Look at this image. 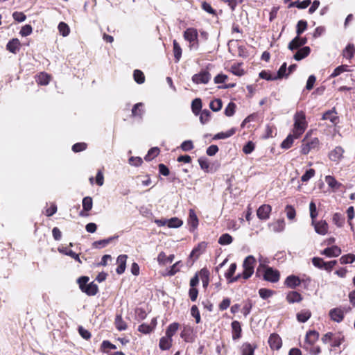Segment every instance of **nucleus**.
<instances>
[{"label": "nucleus", "instance_id": "nucleus-1", "mask_svg": "<svg viewBox=\"0 0 355 355\" xmlns=\"http://www.w3.org/2000/svg\"><path fill=\"white\" fill-rule=\"evenodd\" d=\"M306 126L305 114L302 111L296 112L294 116V127L293 130L295 139L299 138L304 132Z\"/></svg>", "mask_w": 355, "mask_h": 355}, {"label": "nucleus", "instance_id": "nucleus-2", "mask_svg": "<svg viewBox=\"0 0 355 355\" xmlns=\"http://www.w3.org/2000/svg\"><path fill=\"white\" fill-rule=\"evenodd\" d=\"M89 278L87 276H81L77 279V283L83 293L89 296H94L98 292V285L94 282L88 283Z\"/></svg>", "mask_w": 355, "mask_h": 355}, {"label": "nucleus", "instance_id": "nucleus-3", "mask_svg": "<svg viewBox=\"0 0 355 355\" xmlns=\"http://www.w3.org/2000/svg\"><path fill=\"white\" fill-rule=\"evenodd\" d=\"M198 31L194 28H188L184 32V38L189 42L190 49L197 50L199 47Z\"/></svg>", "mask_w": 355, "mask_h": 355}, {"label": "nucleus", "instance_id": "nucleus-4", "mask_svg": "<svg viewBox=\"0 0 355 355\" xmlns=\"http://www.w3.org/2000/svg\"><path fill=\"white\" fill-rule=\"evenodd\" d=\"M255 262V258L252 255L248 256L244 259L243 263V272L242 273L244 279H249L254 273Z\"/></svg>", "mask_w": 355, "mask_h": 355}, {"label": "nucleus", "instance_id": "nucleus-5", "mask_svg": "<svg viewBox=\"0 0 355 355\" xmlns=\"http://www.w3.org/2000/svg\"><path fill=\"white\" fill-rule=\"evenodd\" d=\"M211 73L205 69L201 70L198 73L194 74L191 80L193 83L196 85L199 84H207L211 80Z\"/></svg>", "mask_w": 355, "mask_h": 355}, {"label": "nucleus", "instance_id": "nucleus-6", "mask_svg": "<svg viewBox=\"0 0 355 355\" xmlns=\"http://www.w3.org/2000/svg\"><path fill=\"white\" fill-rule=\"evenodd\" d=\"M279 272L271 267H267L264 271L263 279L266 281L275 283L279 281Z\"/></svg>", "mask_w": 355, "mask_h": 355}, {"label": "nucleus", "instance_id": "nucleus-7", "mask_svg": "<svg viewBox=\"0 0 355 355\" xmlns=\"http://www.w3.org/2000/svg\"><path fill=\"white\" fill-rule=\"evenodd\" d=\"M306 138L302 141L301 146V153L304 155H307L312 149H315L319 144V140L318 138H313L310 141H305Z\"/></svg>", "mask_w": 355, "mask_h": 355}, {"label": "nucleus", "instance_id": "nucleus-8", "mask_svg": "<svg viewBox=\"0 0 355 355\" xmlns=\"http://www.w3.org/2000/svg\"><path fill=\"white\" fill-rule=\"evenodd\" d=\"M311 225L314 227L317 234L325 235L328 232V224L326 220H321L320 221H311Z\"/></svg>", "mask_w": 355, "mask_h": 355}, {"label": "nucleus", "instance_id": "nucleus-9", "mask_svg": "<svg viewBox=\"0 0 355 355\" xmlns=\"http://www.w3.org/2000/svg\"><path fill=\"white\" fill-rule=\"evenodd\" d=\"M307 43L306 37H301L297 35L288 44V48L291 51L298 49Z\"/></svg>", "mask_w": 355, "mask_h": 355}, {"label": "nucleus", "instance_id": "nucleus-10", "mask_svg": "<svg viewBox=\"0 0 355 355\" xmlns=\"http://www.w3.org/2000/svg\"><path fill=\"white\" fill-rule=\"evenodd\" d=\"M272 208L269 205H263L257 211V215L261 220H267L270 217Z\"/></svg>", "mask_w": 355, "mask_h": 355}, {"label": "nucleus", "instance_id": "nucleus-11", "mask_svg": "<svg viewBox=\"0 0 355 355\" xmlns=\"http://www.w3.org/2000/svg\"><path fill=\"white\" fill-rule=\"evenodd\" d=\"M268 344L272 349L278 350L282 345V338L278 334H272L269 337Z\"/></svg>", "mask_w": 355, "mask_h": 355}, {"label": "nucleus", "instance_id": "nucleus-12", "mask_svg": "<svg viewBox=\"0 0 355 355\" xmlns=\"http://www.w3.org/2000/svg\"><path fill=\"white\" fill-rule=\"evenodd\" d=\"M341 254V249L337 245H333L331 247L324 249L321 254L325 255L328 257H337Z\"/></svg>", "mask_w": 355, "mask_h": 355}, {"label": "nucleus", "instance_id": "nucleus-13", "mask_svg": "<svg viewBox=\"0 0 355 355\" xmlns=\"http://www.w3.org/2000/svg\"><path fill=\"white\" fill-rule=\"evenodd\" d=\"M319 338V333L315 330L309 331L305 337V344L304 347H306V345H313Z\"/></svg>", "mask_w": 355, "mask_h": 355}, {"label": "nucleus", "instance_id": "nucleus-14", "mask_svg": "<svg viewBox=\"0 0 355 355\" xmlns=\"http://www.w3.org/2000/svg\"><path fill=\"white\" fill-rule=\"evenodd\" d=\"M344 152V149L341 146H336L329 153V157L331 161L338 162L343 157Z\"/></svg>", "mask_w": 355, "mask_h": 355}, {"label": "nucleus", "instance_id": "nucleus-15", "mask_svg": "<svg viewBox=\"0 0 355 355\" xmlns=\"http://www.w3.org/2000/svg\"><path fill=\"white\" fill-rule=\"evenodd\" d=\"M127 259L128 256L126 254H121L117 257L116 263L118 266L116 269L117 274L121 275L125 272Z\"/></svg>", "mask_w": 355, "mask_h": 355}, {"label": "nucleus", "instance_id": "nucleus-16", "mask_svg": "<svg viewBox=\"0 0 355 355\" xmlns=\"http://www.w3.org/2000/svg\"><path fill=\"white\" fill-rule=\"evenodd\" d=\"M301 284V280L299 277L291 275L286 277L284 282V284L290 288H295L297 286H300Z\"/></svg>", "mask_w": 355, "mask_h": 355}, {"label": "nucleus", "instance_id": "nucleus-17", "mask_svg": "<svg viewBox=\"0 0 355 355\" xmlns=\"http://www.w3.org/2000/svg\"><path fill=\"white\" fill-rule=\"evenodd\" d=\"M329 316L332 320L340 322L344 318V313L342 309L334 308L330 310Z\"/></svg>", "mask_w": 355, "mask_h": 355}, {"label": "nucleus", "instance_id": "nucleus-18", "mask_svg": "<svg viewBox=\"0 0 355 355\" xmlns=\"http://www.w3.org/2000/svg\"><path fill=\"white\" fill-rule=\"evenodd\" d=\"M232 329V339L238 340L241 337V327L239 321L234 320L231 324Z\"/></svg>", "mask_w": 355, "mask_h": 355}, {"label": "nucleus", "instance_id": "nucleus-19", "mask_svg": "<svg viewBox=\"0 0 355 355\" xmlns=\"http://www.w3.org/2000/svg\"><path fill=\"white\" fill-rule=\"evenodd\" d=\"M257 348L256 345H252L249 343H244L241 347V355H254V350Z\"/></svg>", "mask_w": 355, "mask_h": 355}, {"label": "nucleus", "instance_id": "nucleus-20", "mask_svg": "<svg viewBox=\"0 0 355 355\" xmlns=\"http://www.w3.org/2000/svg\"><path fill=\"white\" fill-rule=\"evenodd\" d=\"M19 47L20 42L17 38L10 40L6 44V49L15 54L19 51Z\"/></svg>", "mask_w": 355, "mask_h": 355}, {"label": "nucleus", "instance_id": "nucleus-21", "mask_svg": "<svg viewBox=\"0 0 355 355\" xmlns=\"http://www.w3.org/2000/svg\"><path fill=\"white\" fill-rule=\"evenodd\" d=\"M310 52L311 49L309 46H303L302 48L297 50V51L293 55V58L295 60L299 61L307 57Z\"/></svg>", "mask_w": 355, "mask_h": 355}, {"label": "nucleus", "instance_id": "nucleus-22", "mask_svg": "<svg viewBox=\"0 0 355 355\" xmlns=\"http://www.w3.org/2000/svg\"><path fill=\"white\" fill-rule=\"evenodd\" d=\"M337 112H336V109L333 108L332 110L327 111L323 114L322 119L323 120H329L332 123L336 124L338 123V116H336Z\"/></svg>", "mask_w": 355, "mask_h": 355}, {"label": "nucleus", "instance_id": "nucleus-23", "mask_svg": "<svg viewBox=\"0 0 355 355\" xmlns=\"http://www.w3.org/2000/svg\"><path fill=\"white\" fill-rule=\"evenodd\" d=\"M118 236H114L109 237L105 239L98 240L96 241H94L92 243V247L94 248L101 249L106 245H107L109 243H110L114 239H117Z\"/></svg>", "mask_w": 355, "mask_h": 355}, {"label": "nucleus", "instance_id": "nucleus-24", "mask_svg": "<svg viewBox=\"0 0 355 355\" xmlns=\"http://www.w3.org/2000/svg\"><path fill=\"white\" fill-rule=\"evenodd\" d=\"M286 300L290 304H293L301 302L302 297L297 291H290L286 295Z\"/></svg>", "mask_w": 355, "mask_h": 355}, {"label": "nucleus", "instance_id": "nucleus-25", "mask_svg": "<svg viewBox=\"0 0 355 355\" xmlns=\"http://www.w3.org/2000/svg\"><path fill=\"white\" fill-rule=\"evenodd\" d=\"M173 54L175 58V62H178L182 57V50L179 43L175 40L173 42Z\"/></svg>", "mask_w": 355, "mask_h": 355}, {"label": "nucleus", "instance_id": "nucleus-26", "mask_svg": "<svg viewBox=\"0 0 355 355\" xmlns=\"http://www.w3.org/2000/svg\"><path fill=\"white\" fill-rule=\"evenodd\" d=\"M172 345V338L164 336L160 338L159 347L162 350H168L171 348Z\"/></svg>", "mask_w": 355, "mask_h": 355}, {"label": "nucleus", "instance_id": "nucleus-27", "mask_svg": "<svg viewBox=\"0 0 355 355\" xmlns=\"http://www.w3.org/2000/svg\"><path fill=\"white\" fill-rule=\"evenodd\" d=\"M143 107L144 104L142 103H136L132 109V115L133 116H139V118H142V116L144 113Z\"/></svg>", "mask_w": 355, "mask_h": 355}, {"label": "nucleus", "instance_id": "nucleus-28", "mask_svg": "<svg viewBox=\"0 0 355 355\" xmlns=\"http://www.w3.org/2000/svg\"><path fill=\"white\" fill-rule=\"evenodd\" d=\"M325 182L328 186L331 189H338L342 186V184L338 182L334 176L327 175L325 177Z\"/></svg>", "mask_w": 355, "mask_h": 355}, {"label": "nucleus", "instance_id": "nucleus-29", "mask_svg": "<svg viewBox=\"0 0 355 355\" xmlns=\"http://www.w3.org/2000/svg\"><path fill=\"white\" fill-rule=\"evenodd\" d=\"M207 243L205 242L200 243L197 247L191 251L190 256H196L198 258L206 249Z\"/></svg>", "mask_w": 355, "mask_h": 355}, {"label": "nucleus", "instance_id": "nucleus-30", "mask_svg": "<svg viewBox=\"0 0 355 355\" xmlns=\"http://www.w3.org/2000/svg\"><path fill=\"white\" fill-rule=\"evenodd\" d=\"M333 223L338 227H343L345 221V216L340 213H335L332 218Z\"/></svg>", "mask_w": 355, "mask_h": 355}, {"label": "nucleus", "instance_id": "nucleus-31", "mask_svg": "<svg viewBox=\"0 0 355 355\" xmlns=\"http://www.w3.org/2000/svg\"><path fill=\"white\" fill-rule=\"evenodd\" d=\"M236 132L235 128H232L227 130V132H218L214 135V139H224L230 137L232 136Z\"/></svg>", "mask_w": 355, "mask_h": 355}, {"label": "nucleus", "instance_id": "nucleus-32", "mask_svg": "<svg viewBox=\"0 0 355 355\" xmlns=\"http://www.w3.org/2000/svg\"><path fill=\"white\" fill-rule=\"evenodd\" d=\"M202 108V101L200 98H195L191 103V110L195 115H198Z\"/></svg>", "mask_w": 355, "mask_h": 355}, {"label": "nucleus", "instance_id": "nucleus-33", "mask_svg": "<svg viewBox=\"0 0 355 355\" xmlns=\"http://www.w3.org/2000/svg\"><path fill=\"white\" fill-rule=\"evenodd\" d=\"M345 71H351V69H349V66L347 64L340 65L334 70L332 73L330 75L329 78H335L339 76L341 73Z\"/></svg>", "mask_w": 355, "mask_h": 355}, {"label": "nucleus", "instance_id": "nucleus-34", "mask_svg": "<svg viewBox=\"0 0 355 355\" xmlns=\"http://www.w3.org/2000/svg\"><path fill=\"white\" fill-rule=\"evenodd\" d=\"M188 223L193 229L196 228L198 225V217L193 209L189 210Z\"/></svg>", "mask_w": 355, "mask_h": 355}, {"label": "nucleus", "instance_id": "nucleus-35", "mask_svg": "<svg viewBox=\"0 0 355 355\" xmlns=\"http://www.w3.org/2000/svg\"><path fill=\"white\" fill-rule=\"evenodd\" d=\"M311 316L309 310H303L297 314V319L300 322H306Z\"/></svg>", "mask_w": 355, "mask_h": 355}, {"label": "nucleus", "instance_id": "nucleus-36", "mask_svg": "<svg viewBox=\"0 0 355 355\" xmlns=\"http://www.w3.org/2000/svg\"><path fill=\"white\" fill-rule=\"evenodd\" d=\"M354 45L353 44H349L345 48L343 51V57L347 59L351 60L354 57Z\"/></svg>", "mask_w": 355, "mask_h": 355}, {"label": "nucleus", "instance_id": "nucleus-37", "mask_svg": "<svg viewBox=\"0 0 355 355\" xmlns=\"http://www.w3.org/2000/svg\"><path fill=\"white\" fill-rule=\"evenodd\" d=\"M37 83L41 85H47L50 81V76L46 73H40L36 79Z\"/></svg>", "mask_w": 355, "mask_h": 355}, {"label": "nucleus", "instance_id": "nucleus-38", "mask_svg": "<svg viewBox=\"0 0 355 355\" xmlns=\"http://www.w3.org/2000/svg\"><path fill=\"white\" fill-rule=\"evenodd\" d=\"M159 153V149L157 147L151 148L148 153L144 157V159L147 162L152 160L153 158L157 157Z\"/></svg>", "mask_w": 355, "mask_h": 355}, {"label": "nucleus", "instance_id": "nucleus-39", "mask_svg": "<svg viewBox=\"0 0 355 355\" xmlns=\"http://www.w3.org/2000/svg\"><path fill=\"white\" fill-rule=\"evenodd\" d=\"M179 327V324L173 322L166 329V336L172 338L173 336L176 333Z\"/></svg>", "mask_w": 355, "mask_h": 355}, {"label": "nucleus", "instance_id": "nucleus-40", "mask_svg": "<svg viewBox=\"0 0 355 355\" xmlns=\"http://www.w3.org/2000/svg\"><path fill=\"white\" fill-rule=\"evenodd\" d=\"M83 209L85 211H89L92 209L93 205L92 198L89 196L83 198L82 201Z\"/></svg>", "mask_w": 355, "mask_h": 355}, {"label": "nucleus", "instance_id": "nucleus-41", "mask_svg": "<svg viewBox=\"0 0 355 355\" xmlns=\"http://www.w3.org/2000/svg\"><path fill=\"white\" fill-rule=\"evenodd\" d=\"M233 241V238L232 236L226 233V234H222L219 239H218V243L222 245H229Z\"/></svg>", "mask_w": 355, "mask_h": 355}, {"label": "nucleus", "instance_id": "nucleus-42", "mask_svg": "<svg viewBox=\"0 0 355 355\" xmlns=\"http://www.w3.org/2000/svg\"><path fill=\"white\" fill-rule=\"evenodd\" d=\"M223 106L222 101L220 98H216L211 101L209 104L210 109L214 112H218L221 110Z\"/></svg>", "mask_w": 355, "mask_h": 355}, {"label": "nucleus", "instance_id": "nucleus-43", "mask_svg": "<svg viewBox=\"0 0 355 355\" xmlns=\"http://www.w3.org/2000/svg\"><path fill=\"white\" fill-rule=\"evenodd\" d=\"M182 221L176 217L167 220V226L169 228H178L182 225Z\"/></svg>", "mask_w": 355, "mask_h": 355}, {"label": "nucleus", "instance_id": "nucleus-44", "mask_svg": "<svg viewBox=\"0 0 355 355\" xmlns=\"http://www.w3.org/2000/svg\"><path fill=\"white\" fill-rule=\"evenodd\" d=\"M209 272L205 268H203L200 271V276L203 287H207L209 284Z\"/></svg>", "mask_w": 355, "mask_h": 355}, {"label": "nucleus", "instance_id": "nucleus-45", "mask_svg": "<svg viewBox=\"0 0 355 355\" xmlns=\"http://www.w3.org/2000/svg\"><path fill=\"white\" fill-rule=\"evenodd\" d=\"M134 80L138 84H142L145 81V76L144 73L139 70L135 69L133 73Z\"/></svg>", "mask_w": 355, "mask_h": 355}, {"label": "nucleus", "instance_id": "nucleus-46", "mask_svg": "<svg viewBox=\"0 0 355 355\" xmlns=\"http://www.w3.org/2000/svg\"><path fill=\"white\" fill-rule=\"evenodd\" d=\"M294 139H295V138L293 134L288 135L287 136V137L282 141V143L281 144V147L284 149L290 148L293 143Z\"/></svg>", "mask_w": 355, "mask_h": 355}, {"label": "nucleus", "instance_id": "nucleus-47", "mask_svg": "<svg viewBox=\"0 0 355 355\" xmlns=\"http://www.w3.org/2000/svg\"><path fill=\"white\" fill-rule=\"evenodd\" d=\"M341 264L352 263L355 261V255L354 254H347L342 256L340 259Z\"/></svg>", "mask_w": 355, "mask_h": 355}, {"label": "nucleus", "instance_id": "nucleus-48", "mask_svg": "<svg viewBox=\"0 0 355 355\" xmlns=\"http://www.w3.org/2000/svg\"><path fill=\"white\" fill-rule=\"evenodd\" d=\"M115 325L116 329L119 331L125 330L127 328V325L121 315H116L115 318Z\"/></svg>", "mask_w": 355, "mask_h": 355}, {"label": "nucleus", "instance_id": "nucleus-49", "mask_svg": "<svg viewBox=\"0 0 355 355\" xmlns=\"http://www.w3.org/2000/svg\"><path fill=\"white\" fill-rule=\"evenodd\" d=\"M286 69L287 64L286 62H284L277 71V74L275 76L276 80L281 79L288 76V73H286Z\"/></svg>", "mask_w": 355, "mask_h": 355}, {"label": "nucleus", "instance_id": "nucleus-50", "mask_svg": "<svg viewBox=\"0 0 355 355\" xmlns=\"http://www.w3.org/2000/svg\"><path fill=\"white\" fill-rule=\"evenodd\" d=\"M272 230L275 232H281L285 228V223L284 220H278L276 223L272 224Z\"/></svg>", "mask_w": 355, "mask_h": 355}, {"label": "nucleus", "instance_id": "nucleus-51", "mask_svg": "<svg viewBox=\"0 0 355 355\" xmlns=\"http://www.w3.org/2000/svg\"><path fill=\"white\" fill-rule=\"evenodd\" d=\"M307 28V22L305 20H300L296 26V33L300 36Z\"/></svg>", "mask_w": 355, "mask_h": 355}, {"label": "nucleus", "instance_id": "nucleus-52", "mask_svg": "<svg viewBox=\"0 0 355 355\" xmlns=\"http://www.w3.org/2000/svg\"><path fill=\"white\" fill-rule=\"evenodd\" d=\"M58 30L60 33L64 37L67 36L70 32L69 26L64 22H60L58 24Z\"/></svg>", "mask_w": 355, "mask_h": 355}, {"label": "nucleus", "instance_id": "nucleus-53", "mask_svg": "<svg viewBox=\"0 0 355 355\" xmlns=\"http://www.w3.org/2000/svg\"><path fill=\"white\" fill-rule=\"evenodd\" d=\"M309 211L311 221L315 220V218L318 216V211L316 205L313 201H311L309 204Z\"/></svg>", "mask_w": 355, "mask_h": 355}, {"label": "nucleus", "instance_id": "nucleus-54", "mask_svg": "<svg viewBox=\"0 0 355 355\" xmlns=\"http://www.w3.org/2000/svg\"><path fill=\"white\" fill-rule=\"evenodd\" d=\"M273 293H274V292L272 290L264 288H260L259 290V295L263 300H266V299L271 297L273 295Z\"/></svg>", "mask_w": 355, "mask_h": 355}, {"label": "nucleus", "instance_id": "nucleus-55", "mask_svg": "<svg viewBox=\"0 0 355 355\" xmlns=\"http://www.w3.org/2000/svg\"><path fill=\"white\" fill-rule=\"evenodd\" d=\"M210 116H211L210 111H209L208 110H203L200 112V121L201 123L205 124L206 123H207L209 120Z\"/></svg>", "mask_w": 355, "mask_h": 355}, {"label": "nucleus", "instance_id": "nucleus-56", "mask_svg": "<svg viewBox=\"0 0 355 355\" xmlns=\"http://www.w3.org/2000/svg\"><path fill=\"white\" fill-rule=\"evenodd\" d=\"M344 340V336H341L340 334L338 335H334L332 337V342L331 346L334 347H338Z\"/></svg>", "mask_w": 355, "mask_h": 355}, {"label": "nucleus", "instance_id": "nucleus-57", "mask_svg": "<svg viewBox=\"0 0 355 355\" xmlns=\"http://www.w3.org/2000/svg\"><path fill=\"white\" fill-rule=\"evenodd\" d=\"M236 263H232L230 264L228 270L225 274V277L228 279V281L233 277L236 270Z\"/></svg>", "mask_w": 355, "mask_h": 355}, {"label": "nucleus", "instance_id": "nucleus-58", "mask_svg": "<svg viewBox=\"0 0 355 355\" xmlns=\"http://www.w3.org/2000/svg\"><path fill=\"white\" fill-rule=\"evenodd\" d=\"M191 315L195 318L196 322L197 324L200 323V311L198 310V308L196 305H193L191 308Z\"/></svg>", "mask_w": 355, "mask_h": 355}, {"label": "nucleus", "instance_id": "nucleus-59", "mask_svg": "<svg viewBox=\"0 0 355 355\" xmlns=\"http://www.w3.org/2000/svg\"><path fill=\"white\" fill-rule=\"evenodd\" d=\"M236 105L230 102L225 109V114L227 116H232L235 112Z\"/></svg>", "mask_w": 355, "mask_h": 355}, {"label": "nucleus", "instance_id": "nucleus-60", "mask_svg": "<svg viewBox=\"0 0 355 355\" xmlns=\"http://www.w3.org/2000/svg\"><path fill=\"white\" fill-rule=\"evenodd\" d=\"M32 26L29 24H26L24 26H22L21 29L20 30L19 34L22 37H26L28 35H30L32 33Z\"/></svg>", "mask_w": 355, "mask_h": 355}, {"label": "nucleus", "instance_id": "nucleus-61", "mask_svg": "<svg viewBox=\"0 0 355 355\" xmlns=\"http://www.w3.org/2000/svg\"><path fill=\"white\" fill-rule=\"evenodd\" d=\"M87 144L84 142L76 143L72 146V150L74 153H79L85 150L87 148Z\"/></svg>", "mask_w": 355, "mask_h": 355}, {"label": "nucleus", "instance_id": "nucleus-62", "mask_svg": "<svg viewBox=\"0 0 355 355\" xmlns=\"http://www.w3.org/2000/svg\"><path fill=\"white\" fill-rule=\"evenodd\" d=\"M128 163L133 166L138 167L141 165L143 160L140 157H130Z\"/></svg>", "mask_w": 355, "mask_h": 355}, {"label": "nucleus", "instance_id": "nucleus-63", "mask_svg": "<svg viewBox=\"0 0 355 355\" xmlns=\"http://www.w3.org/2000/svg\"><path fill=\"white\" fill-rule=\"evenodd\" d=\"M315 175V170L313 168H310L307 170L301 177V180L302 182H307L309 181L311 178H313Z\"/></svg>", "mask_w": 355, "mask_h": 355}, {"label": "nucleus", "instance_id": "nucleus-64", "mask_svg": "<svg viewBox=\"0 0 355 355\" xmlns=\"http://www.w3.org/2000/svg\"><path fill=\"white\" fill-rule=\"evenodd\" d=\"M259 77L262 79H265L266 80H275V76L272 75L269 71H261L259 74Z\"/></svg>", "mask_w": 355, "mask_h": 355}]
</instances>
